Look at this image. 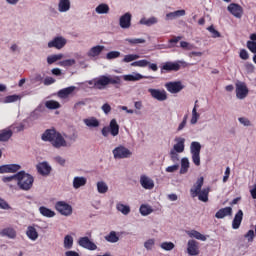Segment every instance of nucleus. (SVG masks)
I'll use <instances>...</instances> for the list:
<instances>
[{
	"label": "nucleus",
	"mask_w": 256,
	"mask_h": 256,
	"mask_svg": "<svg viewBox=\"0 0 256 256\" xmlns=\"http://www.w3.org/2000/svg\"><path fill=\"white\" fill-rule=\"evenodd\" d=\"M84 123L87 127H99V120L95 117L84 119Z\"/></svg>",
	"instance_id": "nucleus-37"
},
{
	"label": "nucleus",
	"mask_w": 256,
	"mask_h": 256,
	"mask_svg": "<svg viewBox=\"0 0 256 256\" xmlns=\"http://www.w3.org/2000/svg\"><path fill=\"white\" fill-rule=\"evenodd\" d=\"M39 213H40V215H42L43 217H47L48 219L55 217V211H53L45 206L39 207Z\"/></svg>",
	"instance_id": "nucleus-30"
},
{
	"label": "nucleus",
	"mask_w": 256,
	"mask_h": 256,
	"mask_svg": "<svg viewBox=\"0 0 256 256\" xmlns=\"http://www.w3.org/2000/svg\"><path fill=\"white\" fill-rule=\"evenodd\" d=\"M17 101H21V96L17 94L9 95L4 98V103H15Z\"/></svg>",
	"instance_id": "nucleus-45"
},
{
	"label": "nucleus",
	"mask_w": 256,
	"mask_h": 256,
	"mask_svg": "<svg viewBox=\"0 0 256 256\" xmlns=\"http://www.w3.org/2000/svg\"><path fill=\"white\" fill-rule=\"evenodd\" d=\"M187 253L190 256H197L201 251L199 250V242L197 240H189L187 243Z\"/></svg>",
	"instance_id": "nucleus-14"
},
{
	"label": "nucleus",
	"mask_w": 256,
	"mask_h": 256,
	"mask_svg": "<svg viewBox=\"0 0 256 256\" xmlns=\"http://www.w3.org/2000/svg\"><path fill=\"white\" fill-rule=\"evenodd\" d=\"M112 153H113L114 159H129V157L133 155V152H131V150H129L123 145L116 147L112 151Z\"/></svg>",
	"instance_id": "nucleus-8"
},
{
	"label": "nucleus",
	"mask_w": 256,
	"mask_h": 256,
	"mask_svg": "<svg viewBox=\"0 0 256 256\" xmlns=\"http://www.w3.org/2000/svg\"><path fill=\"white\" fill-rule=\"evenodd\" d=\"M185 16V10H177L174 12H170L166 14V21H173V19H177V17Z\"/></svg>",
	"instance_id": "nucleus-32"
},
{
	"label": "nucleus",
	"mask_w": 256,
	"mask_h": 256,
	"mask_svg": "<svg viewBox=\"0 0 256 256\" xmlns=\"http://www.w3.org/2000/svg\"><path fill=\"white\" fill-rule=\"evenodd\" d=\"M140 185L144 188V189H153V187H155V183L153 182V180H151V178L143 175L140 178Z\"/></svg>",
	"instance_id": "nucleus-22"
},
{
	"label": "nucleus",
	"mask_w": 256,
	"mask_h": 256,
	"mask_svg": "<svg viewBox=\"0 0 256 256\" xmlns=\"http://www.w3.org/2000/svg\"><path fill=\"white\" fill-rule=\"evenodd\" d=\"M227 10L231 15L236 17V19H241L243 17V7L237 3H231L228 7Z\"/></svg>",
	"instance_id": "nucleus-11"
},
{
	"label": "nucleus",
	"mask_w": 256,
	"mask_h": 256,
	"mask_svg": "<svg viewBox=\"0 0 256 256\" xmlns=\"http://www.w3.org/2000/svg\"><path fill=\"white\" fill-rule=\"evenodd\" d=\"M140 213L143 216L151 215V213H153V208L149 205L142 204L140 206Z\"/></svg>",
	"instance_id": "nucleus-41"
},
{
	"label": "nucleus",
	"mask_w": 256,
	"mask_h": 256,
	"mask_svg": "<svg viewBox=\"0 0 256 256\" xmlns=\"http://www.w3.org/2000/svg\"><path fill=\"white\" fill-rule=\"evenodd\" d=\"M129 45H139L145 43V39L143 38H128L125 40Z\"/></svg>",
	"instance_id": "nucleus-47"
},
{
	"label": "nucleus",
	"mask_w": 256,
	"mask_h": 256,
	"mask_svg": "<svg viewBox=\"0 0 256 256\" xmlns=\"http://www.w3.org/2000/svg\"><path fill=\"white\" fill-rule=\"evenodd\" d=\"M144 247L145 249H147V251H151V249H153V247H155V239H149L144 243Z\"/></svg>",
	"instance_id": "nucleus-53"
},
{
	"label": "nucleus",
	"mask_w": 256,
	"mask_h": 256,
	"mask_svg": "<svg viewBox=\"0 0 256 256\" xmlns=\"http://www.w3.org/2000/svg\"><path fill=\"white\" fill-rule=\"evenodd\" d=\"M102 111L105 113V115H109V113H111V105H109L108 103H105L102 106Z\"/></svg>",
	"instance_id": "nucleus-64"
},
{
	"label": "nucleus",
	"mask_w": 256,
	"mask_h": 256,
	"mask_svg": "<svg viewBox=\"0 0 256 256\" xmlns=\"http://www.w3.org/2000/svg\"><path fill=\"white\" fill-rule=\"evenodd\" d=\"M117 57H121V52L119 51H111L108 52L106 55V58L111 60V59H117Z\"/></svg>",
	"instance_id": "nucleus-52"
},
{
	"label": "nucleus",
	"mask_w": 256,
	"mask_h": 256,
	"mask_svg": "<svg viewBox=\"0 0 256 256\" xmlns=\"http://www.w3.org/2000/svg\"><path fill=\"white\" fill-rule=\"evenodd\" d=\"M103 137H109V133L112 137H117L119 135V124L116 119L110 121L109 126H104L101 130Z\"/></svg>",
	"instance_id": "nucleus-6"
},
{
	"label": "nucleus",
	"mask_w": 256,
	"mask_h": 256,
	"mask_svg": "<svg viewBox=\"0 0 256 256\" xmlns=\"http://www.w3.org/2000/svg\"><path fill=\"white\" fill-rule=\"evenodd\" d=\"M238 121L241 123V125H244V127H251V121L249 118L240 117L238 118Z\"/></svg>",
	"instance_id": "nucleus-56"
},
{
	"label": "nucleus",
	"mask_w": 256,
	"mask_h": 256,
	"mask_svg": "<svg viewBox=\"0 0 256 256\" xmlns=\"http://www.w3.org/2000/svg\"><path fill=\"white\" fill-rule=\"evenodd\" d=\"M208 31L212 33V37L214 39H217V37H221V33H219V31H217L213 26H209Z\"/></svg>",
	"instance_id": "nucleus-58"
},
{
	"label": "nucleus",
	"mask_w": 256,
	"mask_h": 256,
	"mask_svg": "<svg viewBox=\"0 0 256 256\" xmlns=\"http://www.w3.org/2000/svg\"><path fill=\"white\" fill-rule=\"evenodd\" d=\"M187 119H188V116L185 115L182 122L179 124L177 131H183V129H185V127L187 125Z\"/></svg>",
	"instance_id": "nucleus-61"
},
{
	"label": "nucleus",
	"mask_w": 256,
	"mask_h": 256,
	"mask_svg": "<svg viewBox=\"0 0 256 256\" xmlns=\"http://www.w3.org/2000/svg\"><path fill=\"white\" fill-rule=\"evenodd\" d=\"M60 65L62 67H72V65H75V59H67L60 62Z\"/></svg>",
	"instance_id": "nucleus-54"
},
{
	"label": "nucleus",
	"mask_w": 256,
	"mask_h": 256,
	"mask_svg": "<svg viewBox=\"0 0 256 256\" xmlns=\"http://www.w3.org/2000/svg\"><path fill=\"white\" fill-rule=\"evenodd\" d=\"M2 237H9V239H15L17 237V232L13 228H5L0 232Z\"/></svg>",
	"instance_id": "nucleus-33"
},
{
	"label": "nucleus",
	"mask_w": 256,
	"mask_h": 256,
	"mask_svg": "<svg viewBox=\"0 0 256 256\" xmlns=\"http://www.w3.org/2000/svg\"><path fill=\"white\" fill-rule=\"evenodd\" d=\"M204 178L200 177L197 179L194 186L190 189L191 197H198L199 201L203 203H207L209 201V193L211 192V188H203ZM202 189V190H201Z\"/></svg>",
	"instance_id": "nucleus-3"
},
{
	"label": "nucleus",
	"mask_w": 256,
	"mask_h": 256,
	"mask_svg": "<svg viewBox=\"0 0 256 256\" xmlns=\"http://www.w3.org/2000/svg\"><path fill=\"white\" fill-rule=\"evenodd\" d=\"M13 137V131L11 129H3L0 131V142L9 141Z\"/></svg>",
	"instance_id": "nucleus-31"
},
{
	"label": "nucleus",
	"mask_w": 256,
	"mask_h": 256,
	"mask_svg": "<svg viewBox=\"0 0 256 256\" xmlns=\"http://www.w3.org/2000/svg\"><path fill=\"white\" fill-rule=\"evenodd\" d=\"M36 169L40 175L47 177L51 173V166L47 162H41L36 166Z\"/></svg>",
	"instance_id": "nucleus-19"
},
{
	"label": "nucleus",
	"mask_w": 256,
	"mask_h": 256,
	"mask_svg": "<svg viewBox=\"0 0 256 256\" xmlns=\"http://www.w3.org/2000/svg\"><path fill=\"white\" fill-rule=\"evenodd\" d=\"M181 65L187 67V63L183 61L166 62L161 67V73H163V71H167V73H170V71H179L181 69Z\"/></svg>",
	"instance_id": "nucleus-9"
},
{
	"label": "nucleus",
	"mask_w": 256,
	"mask_h": 256,
	"mask_svg": "<svg viewBox=\"0 0 256 256\" xmlns=\"http://www.w3.org/2000/svg\"><path fill=\"white\" fill-rule=\"evenodd\" d=\"M71 9V1L70 0H60L58 4V11L60 13H67Z\"/></svg>",
	"instance_id": "nucleus-25"
},
{
	"label": "nucleus",
	"mask_w": 256,
	"mask_h": 256,
	"mask_svg": "<svg viewBox=\"0 0 256 256\" xmlns=\"http://www.w3.org/2000/svg\"><path fill=\"white\" fill-rule=\"evenodd\" d=\"M0 209L9 210L11 209V206H9V203H7L3 198H0Z\"/></svg>",
	"instance_id": "nucleus-62"
},
{
	"label": "nucleus",
	"mask_w": 256,
	"mask_h": 256,
	"mask_svg": "<svg viewBox=\"0 0 256 256\" xmlns=\"http://www.w3.org/2000/svg\"><path fill=\"white\" fill-rule=\"evenodd\" d=\"M136 59H139V55L128 54L124 57L123 61H124V63H131V61H136Z\"/></svg>",
	"instance_id": "nucleus-51"
},
{
	"label": "nucleus",
	"mask_w": 256,
	"mask_h": 256,
	"mask_svg": "<svg viewBox=\"0 0 256 256\" xmlns=\"http://www.w3.org/2000/svg\"><path fill=\"white\" fill-rule=\"evenodd\" d=\"M67 45V40L61 36L55 37L52 41L48 42L49 49H63Z\"/></svg>",
	"instance_id": "nucleus-13"
},
{
	"label": "nucleus",
	"mask_w": 256,
	"mask_h": 256,
	"mask_svg": "<svg viewBox=\"0 0 256 256\" xmlns=\"http://www.w3.org/2000/svg\"><path fill=\"white\" fill-rule=\"evenodd\" d=\"M187 171H189V159L182 158L180 173H181V175H185V173H187Z\"/></svg>",
	"instance_id": "nucleus-38"
},
{
	"label": "nucleus",
	"mask_w": 256,
	"mask_h": 256,
	"mask_svg": "<svg viewBox=\"0 0 256 256\" xmlns=\"http://www.w3.org/2000/svg\"><path fill=\"white\" fill-rule=\"evenodd\" d=\"M94 89H106L108 85H116V89H119L121 85V77L119 76H107L101 75L100 77L93 80Z\"/></svg>",
	"instance_id": "nucleus-4"
},
{
	"label": "nucleus",
	"mask_w": 256,
	"mask_h": 256,
	"mask_svg": "<svg viewBox=\"0 0 256 256\" xmlns=\"http://www.w3.org/2000/svg\"><path fill=\"white\" fill-rule=\"evenodd\" d=\"M42 141H48L55 149L67 147V140L55 129H47L41 136Z\"/></svg>",
	"instance_id": "nucleus-1"
},
{
	"label": "nucleus",
	"mask_w": 256,
	"mask_h": 256,
	"mask_svg": "<svg viewBox=\"0 0 256 256\" xmlns=\"http://www.w3.org/2000/svg\"><path fill=\"white\" fill-rule=\"evenodd\" d=\"M179 170V165L178 164H174L172 166H168L166 168V173H175V171Z\"/></svg>",
	"instance_id": "nucleus-63"
},
{
	"label": "nucleus",
	"mask_w": 256,
	"mask_h": 256,
	"mask_svg": "<svg viewBox=\"0 0 256 256\" xmlns=\"http://www.w3.org/2000/svg\"><path fill=\"white\" fill-rule=\"evenodd\" d=\"M243 222V210H238L235 214L234 219L232 221V229H239L241 227V223Z\"/></svg>",
	"instance_id": "nucleus-20"
},
{
	"label": "nucleus",
	"mask_w": 256,
	"mask_h": 256,
	"mask_svg": "<svg viewBox=\"0 0 256 256\" xmlns=\"http://www.w3.org/2000/svg\"><path fill=\"white\" fill-rule=\"evenodd\" d=\"M165 88L169 93H179L180 91H183V84L180 81L168 82L165 84Z\"/></svg>",
	"instance_id": "nucleus-16"
},
{
	"label": "nucleus",
	"mask_w": 256,
	"mask_h": 256,
	"mask_svg": "<svg viewBox=\"0 0 256 256\" xmlns=\"http://www.w3.org/2000/svg\"><path fill=\"white\" fill-rule=\"evenodd\" d=\"M78 245L83 249H88V251H96L97 249V246L87 236L79 238Z\"/></svg>",
	"instance_id": "nucleus-12"
},
{
	"label": "nucleus",
	"mask_w": 256,
	"mask_h": 256,
	"mask_svg": "<svg viewBox=\"0 0 256 256\" xmlns=\"http://www.w3.org/2000/svg\"><path fill=\"white\" fill-rule=\"evenodd\" d=\"M75 89H77V87L75 86H69L67 88H63L58 91V97L60 99H67V97H69V95H71L73 91H75Z\"/></svg>",
	"instance_id": "nucleus-23"
},
{
	"label": "nucleus",
	"mask_w": 256,
	"mask_h": 256,
	"mask_svg": "<svg viewBox=\"0 0 256 256\" xmlns=\"http://www.w3.org/2000/svg\"><path fill=\"white\" fill-rule=\"evenodd\" d=\"M63 57V54H54L47 57V63L48 65H53V63H56V61H61V58Z\"/></svg>",
	"instance_id": "nucleus-43"
},
{
	"label": "nucleus",
	"mask_w": 256,
	"mask_h": 256,
	"mask_svg": "<svg viewBox=\"0 0 256 256\" xmlns=\"http://www.w3.org/2000/svg\"><path fill=\"white\" fill-rule=\"evenodd\" d=\"M244 67L247 73H255V65H253V63L246 62Z\"/></svg>",
	"instance_id": "nucleus-55"
},
{
	"label": "nucleus",
	"mask_w": 256,
	"mask_h": 256,
	"mask_svg": "<svg viewBox=\"0 0 256 256\" xmlns=\"http://www.w3.org/2000/svg\"><path fill=\"white\" fill-rule=\"evenodd\" d=\"M55 209L58 211V213H60V215H63L64 217L73 215V207L65 201L56 202Z\"/></svg>",
	"instance_id": "nucleus-7"
},
{
	"label": "nucleus",
	"mask_w": 256,
	"mask_h": 256,
	"mask_svg": "<svg viewBox=\"0 0 256 256\" xmlns=\"http://www.w3.org/2000/svg\"><path fill=\"white\" fill-rule=\"evenodd\" d=\"M160 247L161 249H164V251H173V249H175V244L173 242H163Z\"/></svg>",
	"instance_id": "nucleus-49"
},
{
	"label": "nucleus",
	"mask_w": 256,
	"mask_h": 256,
	"mask_svg": "<svg viewBox=\"0 0 256 256\" xmlns=\"http://www.w3.org/2000/svg\"><path fill=\"white\" fill-rule=\"evenodd\" d=\"M21 169V166L19 164H7L0 166V173H17Z\"/></svg>",
	"instance_id": "nucleus-18"
},
{
	"label": "nucleus",
	"mask_w": 256,
	"mask_h": 256,
	"mask_svg": "<svg viewBox=\"0 0 256 256\" xmlns=\"http://www.w3.org/2000/svg\"><path fill=\"white\" fill-rule=\"evenodd\" d=\"M45 107H47V109H59V107H61V104H59V102L57 101L49 100L46 101Z\"/></svg>",
	"instance_id": "nucleus-48"
},
{
	"label": "nucleus",
	"mask_w": 256,
	"mask_h": 256,
	"mask_svg": "<svg viewBox=\"0 0 256 256\" xmlns=\"http://www.w3.org/2000/svg\"><path fill=\"white\" fill-rule=\"evenodd\" d=\"M149 61L148 60H138L131 63L132 67H148Z\"/></svg>",
	"instance_id": "nucleus-50"
},
{
	"label": "nucleus",
	"mask_w": 256,
	"mask_h": 256,
	"mask_svg": "<svg viewBox=\"0 0 256 256\" xmlns=\"http://www.w3.org/2000/svg\"><path fill=\"white\" fill-rule=\"evenodd\" d=\"M249 95V88L245 82H239L236 84V97L237 99H245Z\"/></svg>",
	"instance_id": "nucleus-10"
},
{
	"label": "nucleus",
	"mask_w": 256,
	"mask_h": 256,
	"mask_svg": "<svg viewBox=\"0 0 256 256\" xmlns=\"http://www.w3.org/2000/svg\"><path fill=\"white\" fill-rule=\"evenodd\" d=\"M103 49H105V46L97 45L92 47L88 52V57H99L103 52Z\"/></svg>",
	"instance_id": "nucleus-27"
},
{
	"label": "nucleus",
	"mask_w": 256,
	"mask_h": 256,
	"mask_svg": "<svg viewBox=\"0 0 256 256\" xmlns=\"http://www.w3.org/2000/svg\"><path fill=\"white\" fill-rule=\"evenodd\" d=\"M109 10V5L105 3H102L96 7V13H98V15H107V13H109Z\"/></svg>",
	"instance_id": "nucleus-35"
},
{
	"label": "nucleus",
	"mask_w": 256,
	"mask_h": 256,
	"mask_svg": "<svg viewBox=\"0 0 256 256\" xmlns=\"http://www.w3.org/2000/svg\"><path fill=\"white\" fill-rule=\"evenodd\" d=\"M239 57L240 59H243V61H247V59H249V52H247V50L245 49H241L239 53Z\"/></svg>",
	"instance_id": "nucleus-59"
},
{
	"label": "nucleus",
	"mask_w": 256,
	"mask_h": 256,
	"mask_svg": "<svg viewBox=\"0 0 256 256\" xmlns=\"http://www.w3.org/2000/svg\"><path fill=\"white\" fill-rule=\"evenodd\" d=\"M233 214V208L231 207H225L218 210L215 214L216 219H224V217H227L228 215Z\"/></svg>",
	"instance_id": "nucleus-24"
},
{
	"label": "nucleus",
	"mask_w": 256,
	"mask_h": 256,
	"mask_svg": "<svg viewBox=\"0 0 256 256\" xmlns=\"http://www.w3.org/2000/svg\"><path fill=\"white\" fill-rule=\"evenodd\" d=\"M6 181H15V183H18V187L21 191H29L33 187L35 179L31 174L25 173V171H20L14 174L11 178H6Z\"/></svg>",
	"instance_id": "nucleus-2"
},
{
	"label": "nucleus",
	"mask_w": 256,
	"mask_h": 256,
	"mask_svg": "<svg viewBox=\"0 0 256 256\" xmlns=\"http://www.w3.org/2000/svg\"><path fill=\"white\" fill-rule=\"evenodd\" d=\"M73 247V236L66 235L64 237V248L65 249H71Z\"/></svg>",
	"instance_id": "nucleus-46"
},
{
	"label": "nucleus",
	"mask_w": 256,
	"mask_h": 256,
	"mask_svg": "<svg viewBox=\"0 0 256 256\" xmlns=\"http://www.w3.org/2000/svg\"><path fill=\"white\" fill-rule=\"evenodd\" d=\"M87 185V178L85 177H74L73 179V187L74 189H79L80 187H85Z\"/></svg>",
	"instance_id": "nucleus-28"
},
{
	"label": "nucleus",
	"mask_w": 256,
	"mask_h": 256,
	"mask_svg": "<svg viewBox=\"0 0 256 256\" xmlns=\"http://www.w3.org/2000/svg\"><path fill=\"white\" fill-rule=\"evenodd\" d=\"M97 191L98 193H107L109 191V186H107V183L100 181L97 183Z\"/></svg>",
	"instance_id": "nucleus-44"
},
{
	"label": "nucleus",
	"mask_w": 256,
	"mask_h": 256,
	"mask_svg": "<svg viewBox=\"0 0 256 256\" xmlns=\"http://www.w3.org/2000/svg\"><path fill=\"white\" fill-rule=\"evenodd\" d=\"M131 13L127 12L120 17L119 25L122 29H129L131 27Z\"/></svg>",
	"instance_id": "nucleus-17"
},
{
	"label": "nucleus",
	"mask_w": 256,
	"mask_h": 256,
	"mask_svg": "<svg viewBox=\"0 0 256 256\" xmlns=\"http://www.w3.org/2000/svg\"><path fill=\"white\" fill-rule=\"evenodd\" d=\"M26 235L29 239H31V241H37V239H39V233L33 226H28Z\"/></svg>",
	"instance_id": "nucleus-26"
},
{
	"label": "nucleus",
	"mask_w": 256,
	"mask_h": 256,
	"mask_svg": "<svg viewBox=\"0 0 256 256\" xmlns=\"http://www.w3.org/2000/svg\"><path fill=\"white\" fill-rule=\"evenodd\" d=\"M179 152L175 151V150H171L170 151V159L171 161H173V163H175L176 161H179V154H177Z\"/></svg>",
	"instance_id": "nucleus-60"
},
{
	"label": "nucleus",
	"mask_w": 256,
	"mask_h": 256,
	"mask_svg": "<svg viewBox=\"0 0 256 256\" xmlns=\"http://www.w3.org/2000/svg\"><path fill=\"white\" fill-rule=\"evenodd\" d=\"M105 239L108 243H117V241H119V236H117L115 231H111L109 235L105 236Z\"/></svg>",
	"instance_id": "nucleus-42"
},
{
	"label": "nucleus",
	"mask_w": 256,
	"mask_h": 256,
	"mask_svg": "<svg viewBox=\"0 0 256 256\" xmlns=\"http://www.w3.org/2000/svg\"><path fill=\"white\" fill-rule=\"evenodd\" d=\"M197 103H198V101L196 100L195 106L192 110V118L190 120L191 125H195L197 123V121H199V113H197V105H196Z\"/></svg>",
	"instance_id": "nucleus-40"
},
{
	"label": "nucleus",
	"mask_w": 256,
	"mask_h": 256,
	"mask_svg": "<svg viewBox=\"0 0 256 256\" xmlns=\"http://www.w3.org/2000/svg\"><path fill=\"white\" fill-rule=\"evenodd\" d=\"M176 144L173 146V151L176 153H183L185 151V138L178 137L175 138Z\"/></svg>",
	"instance_id": "nucleus-21"
},
{
	"label": "nucleus",
	"mask_w": 256,
	"mask_h": 256,
	"mask_svg": "<svg viewBox=\"0 0 256 256\" xmlns=\"http://www.w3.org/2000/svg\"><path fill=\"white\" fill-rule=\"evenodd\" d=\"M157 23V18L156 17H151V18H142L140 20L141 25H146L147 27H151V25H155Z\"/></svg>",
	"instance_id": "nucleus-39"
},
{
	"label": "nucleus",
	"mask_w": 256,
	"mask_h": 256,
	"mask_svg": "<svg viewBox=\"0 0 256 256\" xmlns=\"http://www.w3.org/2000/svg\"><path fill=\"white\" fill-rule=\"evenodd\" d=\"M13 177L12 176H4L2 178L3 183H7V185L9 186L10 189L17 191V188L19 187V183H15V180H7V179H11Z\"/></svg>",
	"instance_id": "nucleus-34"
},
{
	"label": "nucleus",
	"mask_w": 256,
	"mask_h": 256,
	"mask_svg": "<svg viewBox=\"0 0 256 256\" xmlns=\"http://www.w3.org/2000/svg\"><path fill=\"white\" fill-rule=\"evenodd\" d=\"M247 49H249V51H251V53H256V42L249 40L247 42Z\"/></svg>",
	"instance_id": "nucleus-57"
},
{
	"label": "nucleus",
	"mask_w": 256,
	"mask_h": 256,
	"mask_svg": "<svg viewBox=\"0 0 256 256\" xmlns=\"http://www.w3.org/2000/svg\"><path fill=\"white\" fill-rule=\"evenodd\" d=\"M148 91L153 99H157V101H167V92L165 90L150 88Z\"/></svg>",
	"instance_id": "nucleus-15"
},
{
	"label": "nucleus",
	"mask_w": 256,
	"mask_h": 256,
	"mask_svg": "<svg viewBox=\"0 0 256 256\" xmlns=\"http://www.w3.org/2000/svg\"><path fill=\"white\" fill-rule=\"evenodd\" d=\"M187 234L192 239H197L198 241H207V236L201 234V232H199L197 230H190V231H188Z\"/></svg>",
	"instance_id": "nucleus-29"
},
{
	"label": "nucleus",
	"mask_w": 256,
	"mask_h": 256,
	"mask_svg": "<svg viewBox=\"0 0 256 256\" xmlns=\"http://www.w3.org/2000/svg\"><path fill=\"white\" fill-rule=\"evenodd\" d=\"M116 209H117V211H120V213H122V215H129V213H131V207L124 205L122 203H118L116 205Z\"/></svg>",
	"instance_id": "nucleus-36"
},
{
	"label": "nucleus",
	"mask_w": 256,
	"mask_h": 256,
	"mask_svg": "<svg viewBox=\"0 0 256 256\" xmlns=\"http://www.w3.org/2000/svg\"><path fill=\"white\" fill-rule=\"evenodd\" d=\"M190 153L192 155V162L196 167H199L201 165V143L192 142L190 144Z\"/></svg>",
	"instance_id": "nucleus-5"
}]
</instances>
